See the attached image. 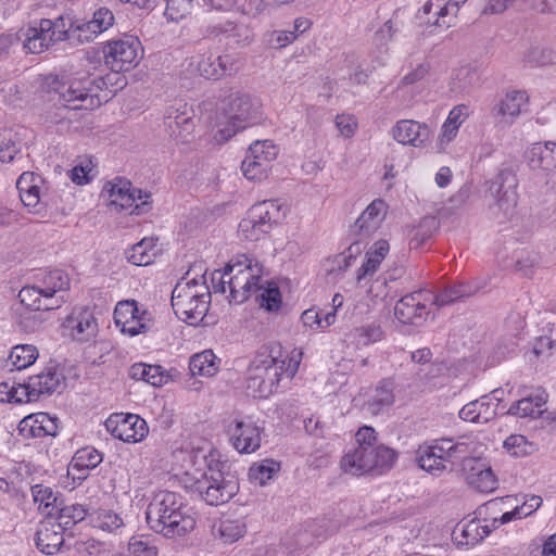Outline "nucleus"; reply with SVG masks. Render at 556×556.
<instances>
[{"label": "nucleus", "mask_w": 556, "mask_h": 556, "mask_svg": "<svg viewBox=\"0 0 556 556\" xmlns=\"http://www.w3.org/2000/svg\"><path fill=\"white\" fill-rule=\"evenodd\" d=\"M146 518L149 527L166 538L182 536L195 527V517L182 497L169 491L159 492L148 505Z\"/></svg>", "instance_id": "obj_1"}, {"label": "nucleus", "mask_w": 556, "mask_h": 556, "mask_svg": "<svg viewBox=\"0 0 556 556\" xmlns=\"http://www.w3.org/2000/svg\"><path fill=\"white\" fill-rule=\"evenodd\" d=\"M211 304V291L205 275L178 281L172 292V307L175 315L189 325H199Z\"/></svg>", "instance_id": "obj_2"}, {"label": "nucleus", "mask_w": 556, "mask_h": 556, "mask_svg": "<svg viewBox=\"0 0 556 556\" xmlns=\"http://www.w3.org/2000/svg\"><path fill=\"white\" fill-rule=\"evenodd\" d=\"M226 122L217 125L214 139L219 144L227 142L237 131L262 118L261 103L251 94L236 91L223 101Z\"/></svg>", "instance_id": "obj_3"}, {"label": "nucleus", "mask_w": 556, "mask_h": 556, "mask_svg": "<svg viewBox=\"0 0 556 556\" xmlns=\"http://www.w3.org/2000/svg\"><path fill=\"white\" fill-rule=\"evenodd\" d=\"M191 490L197 492L208 505H222L231 500L239 491L238 478L224 469L208 468L201 479L191 484Z\"/></svg>", "instance_id": "obj_4"}, {"label": "nucleus", "mask_w": 556, "mask_h": 556, "mask_svg": "<svg viewBox=\"0 0 556 556\" xmlns=\"http://www.w3.org/2000/svg\"><path fill=\"white\" fill-rule=\"evenodd\" d=\"M280 380V371L274 359V349L265 348L253 359L249 367L247 379L248 394L257 397H268Z\"/></svg>", "instance_id": "obj_5"}, {"label": "nucleus", "mask_w": 556, "mask_h": 556, "mask_svg": "<svg viewBox=\"0 0 556 556\" xmlns=\"http://www.w3.org/2000/svg\"><path fill=\"white\" fill-rule=\"evenodd\" d=\"M103 77L72 81L66 88L63 85L61 90L56 89L60 102L71 110H92L101 104L97 91L105 86Z\"/></svg>", "instance_id": "obj_6"}, {"label": "nucleus", "mask_w": 556, "mask_h": 556, "mask_svg": "<svg viewBox=\"0 0 556 556\" xmlns=\"http://www.w3.org/2000/svg\"><path fill=\"white\" fill-rule=\"evenodd\" d=\"M105 64L115 73L127 72L139 63L142 48L139 39L131 35L109 41L103 50Z\"/></svg>", "instance_id": "obj_7"}, {"label": "nucleus", "mask_w": 556, "mask_h": 556, "mask_svg": "<svg viewBox=\"0 0 556 556\" xmlns=\"http://www.w3.org/2000/svg\"><path fill=\"white\" fill-rule=\"evenodd\" d=\"M431 302V292L417 290L402 296L394 306V316L404 325H422L429 315L427 303Z\"/></svg>", "instance_id": "obj_8"}, {"label": "nucleus", "mask_w": 556, "mask_h": 556, "mask_svg": "<svg viewBox=\"0 0 556 556\" xmlns=\"http://www.w3.org/2000/svg\"><path fill=\"white\" fill-rule=\"evenodd\" d=\"M164 125L169 137L177 143H188L194 130L193 110L187 103L168 106L164 114Z\"/></svg>", "instance_id": "obj_9"}, {"label": "nucleus", "mask_w": 556, "mask_h": 556, "mask_svg": "<svg viewBox=\"0 0 556 556\" xmlns=\"http://www.w3.org/2000/svg\"><path fill=\"white\" fill-rule=\"evenodd\" d=\"M106 430L123 442H139L149 432L147 422L135 414H112L105 421Z\"/></svg>", "instance_id": "obj_10"}, {"label": "nucleus", "mask_w": 556, "mask_h": 556, "mask_svg": "<svg viewBox=\"0 0 556 556\" xmlns=\"http://www.w3.org/2000/svg\"><path fill=\"white\" fill-rule=\"evenodd\" d=\"M59 23L43 18L38 26L27 29L24 48L31 53H41L58 41L70 40L67 29H58Z\"/></svg>", "instance_id": "obj_11"}, {"label": "nucleus", "mask_w": 556, "mask_h": 556, "mask_svg": "<svg viewBox=\"0 0 556 556\" xmlns=\"http://www.w3.org/2000/svg\"><path fill=\"white\" fill-rule=\"evenodd\" d=\"M517 177L511 167H503L491 180L490 191L495 199L496 207L509 215L517 204Z\"/></svg>", "instance_id": "obj_12"}, {"label": "nucleus", "mask_w": 556, "mask_h": 556, "mask_svg": "<svg viewBox=\"0 0 556 556\" xmlns=\"http://www.w3.org/2000/svg\"><path fill=\"white\" fill-rule=\"evenodd\" d=\"M104 190L109 193L111 204L119 206L122 210L132 206L137 200H142V202L136 204L132 213L140 215L150 210V203L143 200V198H149L150 194L143 193L140 189L132 188L131 182L128 180L118 178L115 182H108Z\"/></svg>", "instance_id": "obj_13"}, {"label": "nucleus", "mask_w": 556, "mask_h": 556, "mask_svg": "<svg viewBox=\"0 0 556 556\" xmlns=\"http://www.w3.org/2000/svg\"><path fill=\"white\" fill-rule=\"evenodd\" d=\"M147 311H140L135 300H124L114 309V321L121 326L123 333L131 337L149 330Z\"/></svg>", "instance_id": "obj_14"}, {"label": "nucleus", "mask_w": 556, "mask_h": 556, "mask_svg": "<svg viewBox=\"0 0 556 556\" xmlns=\"http://www.w3.org/2000/svg\"><path fill=\"white\" fill-rule=\"evenodd\" d=\"M114 23L112 11L106 8H100L94 11L92 20L83 24L71 23L68 35L72 42L85 43L92 41L97 35L105 31Z\"/></svg>", "instance_id": "obj_15"}, {"label": "nucleus", "mask_w": 556, "mask_h": 556, "mask_svg": "<svg viewBox=\"0 0 556 556\" xmlns=\"http://www.w3.org/2000/svg\"><path fill=\"white\" fill-rule=\"evenodd\" d=\"M261 432L254 422L239 419L228 428L232 446L241 454L253 453L261 446Z\"/></svg>", "instance_id": "obj_16"}, {"label": "nucleus", "mask_w": 556, "mask_h": 556, "mask_svg": "<svg viewBox=\"0 0 556 556\" xmlns=\"http://www.w3.org/2000/svg\"><path fill=\"white\" fill-rule=\"evenodd\" d=\"M442 441L433 440L419 445L416 451V462L418 466L432 476H441L446 469L450 462L445 458Z\"/></svg>", "instance_id": "obj_17"}, {"label": "nucleus", "mask_w": 556, "mask_h": 556, "mask_svg": "<svg viewBox=\"0 0 556 556\" xmlns=\"http://www.w3.org/2000/svg\"><path fill=\"white\" fill-rule=\"evenodd\" d=\"M392 135L401 144L422 148L430 139L431 129L427 124L413 119H402L393 126Z\"/></svg>", "instance_id": "obj_18"}, {"label": "nucleus", "mask_w": 556, "mask_h": 556, "mask_svg": "<svg viewBox=\"0 0 556 556\" xmlns=\"http://www.w3.org/2000/svg\"><path fill=\"white\" fill-rule=\"evenodd\" d=\"M261 275L239 268L238 273L230 275L227 286L230 291V302L241 304L260 287Z\"/></svg>", "instance_id": "obj_19"}, {"label": "nucleus", "mask_w": 556, "mask_h": 556, "mask_svg": "<svg viewBox=\"0 0 556 556\" xmlns=\"http://www.w3.org/2000/svg\"><path fill=\"white\" fill-rule=\"evenodd\" d=\"M58 419L47 413L31 414L18 424V431L33 438L55 437L58 433Z\"/></svg>", "instance_id": "obj_20"}, {"label": "nucleus", "mask_w": 556, "mask_h": 556, "mask_svg": "<svg viewBox=\"0 0 556 556\" xmlns=\"http://www.w3.org/2000/svg\"><path fill=\"white\" fill-rule=\"evenodd\" d=\"M18 299L23 306L37 308L42 314L43 312L60 308L66 301L64 293H53L50 295L48 292H38L35 288H22L18 292Z\"/></svg>", "instance_id": "obj_21"}, {"label": "nucleus", "mask_w": 556, "mask_h": 556, "mask_svg": "<svg viewBox=\"0 0 556 556\" xmlns=\"http://www.w3.org/2000/svg\"><path fill=\"white\" fill-rule=\"evenodd\" d=\"M64 327L71 330L75 340L84 342L96 334L98 324L89 309H79L65 319Z\"/></svg>", "instance_id": "obj_22"}, {"label": "nucleus", "mask_w": 556, "mask_h": 556, "mask_svg": "<svg viewBox=\"0 0 556 556\" xmlns=\"http://www.w3.org/2000/svg\"><path fill=\"white\" fill-rule=\"evenodd\" d=\"M64 532L65 530L56 522H41L36 533L37 547L47 555L55 554L64 544Z\"/></svg>", "instance_id": "obj_23"}, {"label": "nucleus", "mask_w": 556, "mask_h": 556, "mask_svg": "<svg viewBox=\"0 0 556 556\" xmlns=\"http://www.w3.org/2000/svg\"><path fill=\"white\" fill-rule=\"evenodd\" d=\"M387 212V204L381 199L374 200L356 219L353 228L359 236H368L379 228Z\"/></svg>", "instance_id": "obj_24"}, {"label": "nucleus", "mask_w": 556, "mask_h": 556, "mask_svg": "<svg viewBox=\"0 0 556 556\" xmlns=\"http://www.w3.org/2000/svg\"><path fill=\"white\" fill-rule=\"evenodd\" d=\"M548 399L544 389L538 388L533 394H529L514 403L506 414L518 416L521 418H536L544 414L542 406L546 404Z\"/></svg>", "instance_id": "obj_25"}, {"label": "nucleus", "mask_w": 556, "mask_h": 556, "mask_svg": "<svg viewBox=\"0 0 556 556\" xmlns=\"http://www.w3.org/2000/svg\"><path fill=\"white\" fill-rule=\"evenodd\" d=\"M395 383L392 379H382L376 387L374 395L365 403L364 408L372 416H377L390 408L395 401Z\"/></svg>", "instance_id": "obj_26"}, {"label": "nucleus", "mask_w": 556, "mask_h": 556, "mask_svg": "<svg viewBox=\"0 0 556 556\" xmlns=\"http://www.w3.org/2000/svg\"><path fill=\"white\" fill-rule=\"evenodd\" d=\"M488 395L481 396L463 406L459 410V417L470 422L486 424L496 416L497 403L486 401Z\"/></svg>", "instance_id": "obj_27"}, {"label": "nucleus", "mask_w": 556, "mask_h": 556, "mask_svg": "<svg viewBox=\"0 0 556 556\" xmlns=\"http://www.w3.org/2000/svg\"><path fill=\"white\" fill-rule=\"evenodd\" d=\"M370 448L355 447L349 451L341 459L340 466L346 473L362 476L370 472Z\"/></svg>", "instance_id": "obj_28"}, {"label": "nucleus", "mask_w": 556, "mask_h": 556, "mask_svg": "<svg viewBox=\"0 0 556 556\" xmlns=\"http://www.w3.org/2000/svg\"><path fill=\"white\" fill-rule=\"evenodd\" d=\"M479 287L469 282H458L441 290L438 294H431V303L442 307L476 294Z\"/></svg>", "instance_id": "obj_29"}, {"label": "nucleus", "mask_w": 556, "mask_h": 556, "mask_svg": "<svg viewBox=\"0 0 556 556\" xmlns=\"http://www.w3.org/2000/svg\"><path fill=\"white\" fill-rule=\"evenodd\" d=\"M529 164L534 169L551 172L556 168V143L536 142L532 146L529 155Z\"/></svg>", "instance_id": "obj_30"}, {"label": "nucleus", "mask_w": 556, "mask_h": 556, "mask_svg": "<svg viewBox=\"0 0 556 556\" xmlns=\"http://www.w3.org/2000/svg\"><path fill=\"white\" fill-rule=\"evenodd\" d=\"M484 522H486V519ZM491 531V525L482 523L480 519L475 518L460 527L458 525L453 531V534L455 539L458 540L457 533H460L462 540L458 541L459 544L475 546L488 536Z\"/></svg>", "instance_id": "obj_31"}, {"label": "nucleus", "mask_w": 556, "mask_h": 556, "mask_svg": "<svg viewBox=\"0 0 556 556\" xmlns=\"http://www.w3.org/2000/svg\"><path fill=\"white\" fill-rule=\"evenodd\" d=\"M528 97L523 91H511L501 99L492 109L494 117H502L505 123L520 114L521 106L527 102Z\"/></svg>", "instance_id": "obj_32"}, {"label": "nucleus", "mask_w": 556, "mask_h": 556, "mask_svg": "<svg viewBox=\"0 0 556 556\" xmlns=\"http://www.w3.org/2000/svg\"><path fill=\"white\" fill-rule=\"evenodd\" d=\"M389 243L386 240H378L366 252V261L357 270V281L361 282L367 276H372L379 268L381 262L389 252Z\"/></svg>", "instance_id": "obj_33"}, {"label": "nucleus", "mask_w": 556, "mask_h": 556, "mask_svg": "<svg viewBox=\"0 0 556 556\" xmlns=\"http://www.w3.org/2000/svg\"><path fill=\"white\" fill-rule=\"evenodd\" d=\"M29 378L30 389L35 391L38 400L41 395H51L64 383V376L52 368Z\"/></svg>", "instance_id": "obj_34"}, {"label": "nucleus", "mask_w": 556, "mask_h": 556, "mask_svg": "<svg viewBox=\"0 0 556 556\" xmlns=\"http://www.w3.org/2000/svg\"><path fill=\"white\" fill-rule=\"evenodd\" d=\"M245 531V523L239 519H220L212 527L213 535L226 544L237 542Z\"/></svg>", "instance_id": "obj_35"}, {"label": "nucleus", "mask_w": 556, "mask_h": 556, "mask_svg": "<svg viewBox=\"0 0 556 556\" xmlns=\"http://www.w3.org/2000/svg\"><path fill=\"white\" fill-rule=\"evenodd\" d=\"M248 212L257 223L261 224V226L266 228L269 232L273 228V225L277 223L282 215L280 212V205L277 203V201L274 200H267L254 204Z\"/></svg>", "instance_id": "obj_36"}, {"label": "nucleus", "mask_w": 556, "mask_h": 556, "mask_svg": "<svg viewBox=\"0 0 556 556\" xmlns=\"http://www.w3.org/2000/svg\"><path fill=\"white\" fill-rule=\"evenodd\" d=\"M156 255V240L143 238L126 251V258L136 266L151 264Z\"/></svg>", "instance_id": "obj_37"}, {"label": "nucleus", "mask_w": 556, "mask_h": 556, "mask_svg": "<svg viewBox=\"0 0 556 556\" xmlns=\"http://www.w3.org/2000/svg\"><path fill=\"white\" fill-rule=\"evenodd\" d=\"M24 288H35L38 292H48L50 295L53 293H65L70 288V279L62 270H52L48 273L43 279L33 286H25Z\"/></svg>", "instance_id": "obj_38"}, {"label": "nucleus", "mask_w": 556, "mask_h": 556, "mask_svg": "<svg viewBox=\"0 0 556 556\" xmlns=\"http://www.w3.org/2000/svg\"><path fill=\"white\" fill-rule=\"evenodd\" d=\"M369 457L370 472L380 475L390 470L394 466L397 459V452L389 446L381 444L375 448H370Z\"/></svg>", "instance_id": "obj_39"}, {"label": "nucleus", "mask_w": 556, "mask_h": 556, "mask_svg": "<svg viewBox=\"0 0 556 556\" xmlns=\"http://www.w3.org/2000/svg\"><path fill=\"white\" fill-rule=\"evenodd\" d=\"M212 34L223 35L236 43H249L253 39V31L248 25L231 21L215 26Z\"/></svg>", "instance_id": "obj_40"}, {"label": "nucleus", "mask_w": 556, "mask_h": 556, "mask_svg": "<svg viewBox=\"0 0 556 556\" xmlns=\"http://www.w3.org/2000/svg\"><path fill=\"white\" fill-rule=\"evenodd\" d=\"M468 116V108L465 104L454 106L442 126L440 138L441 146L444 142H450L457 135L459 126L465 122Z\"/></svg>", "instance_id": "obj_41"}, {"label": "nucleus", "mask_w": 556, "mask_h": 556, "mask_svg": "<svg viewBox=\"0 0 556 556\" xmlns=\"http://www.w3.org/2000/svg\"><path fill=\"white\" fill-rule=\"evenodd\" d=\"M189 369L192 376H214L218 370V364L216 363V356L213 351L205 350L201 353L194 354L190 358Z\"/></svg>", "instance_id": "obj_42"}, {"label": "nucleus", "mask_w": 556, "mask_h": 556, "mask_svg": "<svg viewBox=\"0 0 556 556\" xmlns=\"http://www.w3.org/2000/svg\"><path fill=\"white\" fill-rule=\"evenodd\" d=\"M38 357V350L31 344L15 345L8 357L7 365H11L12 369L22 370L27 368Z\"/></svg>", "instance_id": "obj_43"}, {"label": "nucleus", "mask_w": 556, "mask_h": 556, "mask_svg": "<svg viewBox=\"0 0 556 556\" xmlns=\"http://www.w3.org/2000/svg\"><path fill=\"white\" fill-rule=\"evenodd\" d=\"M441 441L443 445L441 452L445 453V458H447L450 464L459 460L463 465L465 459L472 458L475 441H457L455 443H453L452 439H441Z\"/></svg>", "instance_id": "obj_44"}, {"label": "nucleus", "mask_w": 556, "mask_h": 556, "mask_svg": "<svg viewBox=\"0 0 556 556\" xmlns=\"http://www.w3.org/2000/svg\"><path fill=\"white\" fill-rule=\"evenodd\" d=\"M31 494L35 503L39 504V509H41L42 514L47 517L54 516L55 510L62 504V501H59L52 489L42 484L34 485L31 488Z\"/></svg>", "instance_id": "obj_45"}, {"label": "nucleus", "mask_w": 556, "mask_h": 556, "mask_svg": "<svg viewBox=\"0 0 556 556\" xmlns=\"http://www.w3.org/2000/svg\"><path fill=\"white\" fill-rule=\"evenodd\" d=\"M54 515L56 516V523L66 531L86 518L87 509L79 504L63 505L62 503Z\"/></svg>", "instance_id": "obj_46"}, {"label": "nucleus", "mask_w": 556, "mask_h": 556, "mask_svg": "<svg viewBox=\"0 0 556 556\" xmlns=\"http://www.w3.org/2000/svg\"><path fill=\"white\" fill-rule=\"evenodd\" d=\"M278 150L270 140H256L250 144L247 155L269 169L270 163L276 159Z\"/></svg>", "instance_id": "obj_47"}, {"label": "nucleus", "mask_w": 556, "mask_h": 556, "mask_svg": "<svg viewBox=\"0 0 556 556\" xmlns=\"http://www.w3.org/2000/svg\"><path fill=\"white\" fill-rule=\"evenodd\" d=\"M438 228V222L432 216H425L420 219L417 227L413 228L409 232V247L410 249L420 248Z\"/></svg>", "instance_id": "obj_48"}, {"label": "nucleus", "mask_w": 556, "mask_h": 556, "mask_svg": "<svg viewBox=\"0 0 556 556\" xmlns=\"http://www.w3.org/2000/svg\"><path fill=\"white\" fill-rule=\"evenodd\" d=\"M46 318L37 308L24 306L23 311L17 313L18 329L25 333H34L41 329Z\"/></svg>", "instance_id": "obj_49"}, {"label": "nucleus", "mask_w": 556, "mask_h": 556, "mask_svg": "<svg viewBox=\"0 0 556 556\" xmlns=\"http://www.w3.org/2000/svg\"><path fill=\"white\" fill-rule=\"evenodd\" d=\"M238 232L244 240L254 242L261 240L269 231L261 226L248 212L247 216L239 223Z\"/></svg>", "instance_id": "obj_50"}, {"label": "nucleus", "mask_w": 556, "mask_h": 556, "mask_svg": "<svg viewBox=\"0 0 556 556\" xmlns=\"http://www.w3.org/2000/svg\"><path fill=\"white\" fill-rule=\"evenodd\" d=\"M280 466L273 459H265L260 464H253L249 469V478L252 481L258 482L260 485H264L269 479L273 478L274 473L279 470Z\"/></svg>", "instance_id": "obj_51"}, {"label": "nucleus", "mask_w": 556, "mask_h": 556, "mask_svg": "<svg viewBox=\"0 0 556 556\" xmlns=\"http://www.w3.org/2000/svg\"><path fill=\"white\" fill-rule=\"evenodd\" d=\"M102 462V455L93 447H83L78 450L73 459L72 465L78 469L96 468Z\"/></svg>", "instance_id": "obj_52"}, {"label": "nucleus", "mask_w": 556, "mask_h": 556, "mask_svg": "<svg viewBox=\"0 0 556 556\" xmlns=\"http://www.w3.org/2000/svg\"><path fill=\"white\" fill-rule=\"evenodd\" d=\"M496 478L492 469L488 466L485 469H480V472L475 477H468V484L479 492L488 493L496 489Z\"/></svg>", "instance_id": "obj_53"}, {"label": "nucleus", "mask_w": 556, "mask_h": 556, "mask_svg": "<svg viewBox=\"0 0 556 556\" xmlns=\"http://www.w3.org/2000/svg\"><path fill=\"white\" fill-rule=\"evenodd\" d=\"M255 294L256 302L269 312L278 309L281 305V295L278 287L263 288L260 286Z\"/></svg>", "instance_id": "obj_54"}, {"label": "nucleus", "mask_w": 556, "mask_h": 556, "mask_svg": "<svg viewBox=\"0 0 556 556\" xmlns=\"http://www.w3.org/2000/svg\"><path fill=\"white\" fill-rule=\"evenodd\" d=\"M531 66H545L556 62V52L547 48L532 47L525 55Z\"/></svg>", "instance_id": "obj_55"}, {"label": "nucleus", "mask_w": 556, "mask_h": 556, "mask_svg": "<svg viewBox=\"0 0 556 556\" xmlns=\"http://www.w3.org/2000/svg\"><path fill=\"white\" fill-rule=\"evenodd\" d=\"M271 349H274V359L277 364L278 371H280V376L286 374L289 378H293L299 369L302 353L299 352L289 357V359H286L281 358L280 346H273Z\"/></svg>", "instance_id": "obj_56"}, {"label": "nucleus", "mask_w": 556, "mask_h": 556, "mask_svg": "<svg viewBox=\"0 0 556 556\" xmlns=\"http://www.w3.org/2000/svg\"><path fill=\"white\" fill-rule=\"evenodd\" d=\"M504 447L510 452L511 455L521 457L531 454L534 451V445L530 443L526 437L521 434H511L504 441Z\"/></svg>", "instance_id": "obj_57"}, {"label": "nucleus", "mask_w": 556, "mask_h": 556, "mask_svg": "<svg viewBox=\"0 0 556 556\" xmlns=\"http://www.w3.org/2000/svg\"><path fill=\"white\" fill-rule=\"evenodd\" d=\"M353 336L357 340L358 344L368 345L380 341L382 339L383 331L379 325L371 324L355 328Z\"/></svg>", "instance_id": "obj_58"}, {"label": "nucleus", "mask_w": 556, "mask_h": 556, "mask_svg": "<svg viewBox=\"0 0 556 556\" xmlns=\"http://www.w3.org/2000/svg\"><path fill=\"white\" fill-rule=\"evenodd\" d=\"M193 0H166L165 16L169 21H179L187 16L192 9Z\"/></svg>", "instance_id": "obj_59"}, {"label": "nucleus", "mask_w": 556, "mask_h": 556, "mask_svg": "<svg viewBox=\"0 0 556 556\" xmlns=\"http://www.w3.org/2000/svg\"><path fill=\"white\" fill-rule=\"evenodd\" d=\"M243 175L249 180H262L267 177L268 169L262 163L256 162L254 159L245 155L241 164Z\"/></svg>", "instance_id": "obj_60"}, {"label": "nucleus", "mask_w": 556, "mask_h": 556, "mask_svg": "<svg viewBox=\"0 0 556 556\" xmlns=\"http://www.w3.org/2000/svg\"><path fill=\"white\" fill-rule=\"evenodd\" d=\"M43 182H35L31 188L26 189L21 195L23 204L30 208V212L38 214L40 212L41 185Z\"/></svg>", "instance_id": "obj_61"}, {"label": "nucleus", "mask_w": 556, "mask_h": 556, "mask_svg": "<svg viewBox=\"0 0 556 556\" xmlns=\"http://www.w3.org/2000/svg\"><path fill=\"white\" fill-rule=\"evenodd\" d=\"M233 9L244 15L256 17L267 7L266 0H235Z\"/></svg>", "instance_id": "obj_62"}, {"label": "nucleus", "mask_w": 556, "mask_h": 556, "mask_svg": "<svg viewBox=\"0 0 556 556\" xmlns=\"http://www.w3.org/2000/svg\"><path fill=\"white\" fill-rule=\"evenodd\" d=\"M169 375L160 365H147L143 381L153 387H162L168 382Z\"/></svg>", "instance_id": "obj_63"}, {"label": "nucleus", "mask_w": 556, "mask_h": 556, "mask_svg": "<svg viewBox=\"0 0 556 556\" xmlns=\"http://www.w3.org/2000/svg\"><path fill=\"white\" fill-rule=\"evenodd\" d=\"M128 551L132 556H157V548L142 538H132Z\"/></svg>", "instance_id": "obj_64"}]
</instances>
